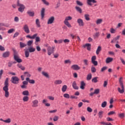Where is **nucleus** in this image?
Wrapping results in <instances>:
<instances>
[{
    "mask_svg": "<svg viewBox=\"0 0 125 125\" xmlns=\"http://www.w3.org/2000/svg\"><path fill=\"white\" fill-rule=\"evenodd\" d=\"M48 100L47 99H43L42 101V103L46 106L49 107L50 106V104L49 103H48Z\"/></svg>",
    "mask_w": 125,
    "mask_h": 125,
    "instance_id": "ddd939ff",
    "label": "nucleus"
},
{
    "mask_svg": "<svg viewBox=\"0 0 125 125\" xmlns=\"http://www.w3.org/2000/svg\"><path fill=\"white\" fill-rule=\"evenodd\" d=\"M63 42L64 43H68L70 42V40L68 39H64V40H63Z\"/></svg>",
    "mask_w": 125,
    "mask_h": 125,
    "instance_id": "6e6d98bb",
    "label": "nucleus"
},
{
    "mask_svg": "<svg viewBox=\"0 0 125 125\" xmlns=\"http://www.w3.org/2000/svg\"><path fill=\"white\" fill-rule=\"evenodd\" d=\"M83 105V103L82 102L79 103L78 107L81 108Z\"/></svg>",
    "mask_w": 125,
    "mask_h": 125,
    "instance_id": "774afa93",
    "label": "nucleus"
},
{
    "mask_svg": "<svg viewBox=\"0 0 125 125\" xmlns=\"http://www.w3.org/2000/svg\"><path fill=\"white\" fill-rule=\"evenodd\" d=\"M76 4H77L78 6H83V3L80 0H76Z\"/></svg>",
    "mask_w": 125,
    "mask_h": 125,
    "instance_id": "c9c22d12",
    "label": "nucleus"
},
{
    "mask_svg": "<svg viewBox=\"0 0 125 125\" xmlns=\"http://www.w3.org/2000/svg\"><path fill=\"white\" fill-rule=\"evenodd\" d=\"M39 101L37 99L34 100L32 101V107H37L39 106Z\"/></svg>",
    "mask_w": 125,
    "mask_h": 125,
    "instance_id": "1a4fd4ad",
    "label": "nucleus"
},
{
    "mask_svg": "<svg viewBox=\"0 0 125 125\" xmlns=\"http://www.w3.org/2000/svg\"><path fill=\"white\" fill-rule=\"evenodd\" d=\"M19 78L18 77L15 76L12 77L11 80L10 81H11L12 83L17 84L19 83Z\"/></svg>",
    "mask_w": 125,
    "mask_h": 125,
    "instance_id": "423d86ee",
    "label": "nucleus"
},
{
    "mask_svg": "<svg viewBox=\"0 0 125 125\" xmlns=\"http://www.w3.org/2000/svg\"><path fill=\"white\" fill-rule=\"evenodd\" d=\"M33 43V41H29L27 42L28 46H31Z\"/></svg>",
    "mask_w": 125,
    "mask_h": 125,
    "instance_id": "69168bd1",
    "label": "nucleus"
},
{
    "mask_svg": "<svg viewBox=\"0 0 125 125\" xmlns=\"http://www.w3.org/2000/svg\"><path fill=\"white\" fill-rule=\"evenodd\" d=\"M17 66L19 68L21 69L22 70H25V67L23 66L21 64L19 63L17 64Z\"/></svg>",
    "mask_w": 125,
    "mask_h": 125,
    "instance_id": "72a5a7b5",
    "label": "nucleus"
},
{
    "mask_svg": "<svg viewBox=\"0 0 125 125\" xmlns=\"http://www.w3.org/2000/svg\"><path fill=\"white\" fill-rule=\"evenodd\" d=\"M63 97L64 98L69 99V98H70V96L68 94L65 93V94H63Z\"/></svg>",
    "mask_w": 125,
    "mask_h": 125,
    "instance_id": "de8ad7c7",
    "label": "nucleus"
},
{
    "mask_svg": "<svg viewBox=\"0 0 125 125\" xmlns=\"http://www.w3.org/2000/svg\"><path fill=\"white\" fill-rule=\"evenodd\" d=\"M42 75L43 76H45L46 78H49V75L47 72H45L44 71H42Z\"/></svg>",
    "mask_w": 125,
    "mask_h": 125,
    "instance_id": "2f4dec72",
    "label": "nucleus"
},
{
    "mask_svg": "<svg viewBox=\"0 0 125 125\" xmlns=\"http://www.w3.org/2000/svg\"><path fill=\"white\" fill-rule=\"evenodd\" d=\"M26 81L28 82L29 83L34 84L35 83V80H30L29 78L27 77L26 78Z\"/></svg>",
    "mask_w": 125,
    "mask_h": 125,
    "instance_id": "aec40b11",
    "label": "nucleus"
},
{
    "mask_svg": "<svg viewBox=\"0 0 125 125\" xmlns=\"http://www.w3.org/2000/svg\"><path fill=\"white\" fill-rule=\"evenodd\" d=\"M26 13L28 14V15L31 17H33L35 16V12H31V11H28L27 12H26Z\"/></svg>",
    "mask_w": 125,
    "mask_h": 125,
    "instance_id": "a211bd4d",
    "label": "nucleus"
},
{
    "mask_svg": "<svg viewBox=\"0 0 125 125\" xmlns=\"http://www.w3.org/2000/svg\"><path fill=\"white\" fill-rule=\"evenodd\" d=\"M55 49V47L53 46V47H50L48 46L47 48V54L49 56H51V54H53L54 52V49Z\"/></svg>",
    "mask_w": 125,
    "mask_h": 125,
    "instance_id": "39448f33",
    "label": "nucleus"
},
{
    "mask_svg": "<svg viewBox=\"0 0 125 125\" xmlns=\"http://www.w3.org/2000/svg\"><path fill=\"white\" fill-rule=\"evenodd\" d=\"M41 41L40 40V38L39 37H36V38H35V42H40Z\"/></svg>",
    "mask_w": 125,
    "mask_h": 125,
    "instance_id": "e2e57ef3",
    "label": "nucleus"
},
{
    "mask_svg": "<svg viewBox=\"0 0 125 125\" xmlns=\"http://www.w3.org/2000/svg\"><path fill=\"white\" fill-rule=\"evenodd\" d=\"M75 9L79 13H82V8L81 7H79L78 6H76L75 7Z\"/></svg>",
    "mask_w": 125,
    "mask_h": 125,
    "instance_id": "cd10ccee",
    "label": "nucleus"
},
{
    "mask_svg": "<svg viewBox=\"0 0 125 125\" xmlns=\"http://www.w3.org/2000/svg\"><path fill=\"white\" fill-rule=\"evenodd\" d=\"M103 113H104V112L102 110H100L99 113H98V116H99V117L100 119H102L103 117Z\"/></svg>",
    "mask_w": 125,
    "mask_h": 125,
    "instance_id": "5701e85b",
    "label": "nucleus"
},
{
    "mask_svg": "<svg viewBox=\"0 0 125 125\" xmlns=\"http://www.w3.org/2000/svg\"><path fill=\"white\" fill-rule=\"evenodd\" d=\"M11 122V120L10 118H8L6 120H4V123L6 124H10Z\"/></svg>",
    "mask_w": 125,
    "mask_h": 125,
    "instance_id": "a19ab883",
    "label": "nucleus"
},
{
    "mask_svg": "<svg viewBox=\"0 0 125 125\" xmlns=\"http://www.w3.org/2000/svg\"><path fill=\"white\" fill-rule=\"evenodd\" d=\"M29 52H28V50H26L25 51V57L26 58H28V57H29Z\"/></svg>",
    "mask_w": 125,
    "mask_h": 125,
    "instance_id": "a18cd8bd",
    "label": "nucleus"
},
{
    "mask_svg": "<svg viewBox=\"0 0 125 125\" xmlns=\"http://www.w3.org/2000/svg\"><path fill=\"white\" fill-rule=\"evenodd\" d=\"M23 29L25 33L29 34L30 31L29 29V27L27 24H25L23 26Z\"/></svg>",
    "mask_w": 125,
    "mask_h": 125,
    "instance_id": "f8f14e48",
    "label": "nucleus"
},
{
    "mask_svg": "<svg viewBox=\"0 0 125 125\" xmlns=\"http://www.w3.org/2000/svg\"><path fill=\"white\" fill-rule=\"evenodd\" d=\"M92 63H93V64H94L95 66H97L98 65V62L97 61H92Z\"/></svg>",
    "mask_w": 125,
    "mask_h": 125,
    "instance_id": "338daca9",
    "label": "nucleus"
},
{
    "mask_svg": "<svg viewBox=\"0 0 125 125\" xmlns=\"http://www.w3.org/2000/svg\"><path fill=\"white\" fill-rule=\"evenodd\" d=\"M98 77H94L92 79V82L94 83H97L98 81Z\"/></svg>",
    "mask_w": 125,
    "mask_h": 125,
    "instance_id": "f704fd0d",
    "label": "nucleus"
},
{
    "mask_svg": "<svg viewBox=\"0 0 125 125\" xmlns=\"http://www.w3.org/2000/svg\"><path fill=\"white\" fill-rule=\"evenodd\" d=\"M91 70L92 73H95L97 71V69L93 66H91Z\"/></svg>",
    "mask_w": 125,
    "mask_h": 125,
    "instance_id": "79ce46f5",
    "label": "nucleus"
},
{
    "mask_svg": "<svg viewBox=\"0 0 125 125\" xmlns=\"http://www.w3.org/2000/svg\"><path fill=\"white\" fill-rule=\"evenodd\" d=\"M94 93H95V94H99L100 93V89L98 88L96 89Z\"/></svg>",
    "mask_w": 125,
    "mask_h": 125,
    "instance_id": "3c124183",
    "label": "nucleus"
},
{
    "mask_svg": "<svg viewBox=\"0 0 125 125\" xmlns=\"http://www.w3.org/2000/svg\"><path fill=\"white\" fill-rule=\"evenodd\" d=\"M115 32H116V30L115 29H113L112 28L110 29L111 33L114 34L115 33Z\"/></svg>",
    "mask_w": 125,
    "mask_h": 125,
    "instance_id": "0e129e2a",
    "label": "nucleus"
},
{
    "mask_svg": "<svg viewBox=\"0 0 125 125\" xmlns=\"http://www.w3.org/2000/svg\"><path fill=\"white\" fill-rule=\"evenodd\" d=\"M92 77V75H91V73H89L87 76V80H90Z\"/></svg>",
    "mask_w": 125,
    "mask_h": 125,
    "instance_id": "37998d69",
    "label": "nucleus"
},
{
    "mask_svg": "<svg viewBox=\"0 0 125 125\" xmlns=\"http://www.w3.org/2000/svg\"><path fill=\"white\" fill-rule=\"evenodd\" d=\"M64 64H68V63L71 64V62L70 61V60H66L64 61Z\"/></svg>",
    "mask_w": 125,
    "mask_h": 125,
    "instance_id": "603ef678",
    "label": "nucleus"
},
{
    "mask_svg": "<svg viewBox=\"0 0 125 125\" xmlns=\"http://www.w3.org/2000/svg\"><path fill=\"white\" fill-rule=\"evenodd\" d=\"M107 105V102L106 101L104 102L101 104V107L103 108H105Z\"/></svg>",
    "mask_w": 125,
    "mask_h": 125,
    "instance_id": "58836bf2",
    "label": "nucleus"
},
{
    "mask_svg": "<svg viewBox=\"0 0 125 125\" xmlns=\"http://www.w3.org/2000/svg\"><path fill=\"white\" fill-rule=\"evenodd\" d=\"M14 59L18 63H21L22 62V60L21 59L19 58V56L17 55L16 53H15L14 54Z\"/></svg>",
    "mask_w": 125,
    "mask_h": 125,
    "instance_id": "0eeeda50",
    "label": "nucleus"
},
{
    "mask_svg": "<svg viewBox=\"0 0 125 125\" xmlns=\"http://www.w3.org/2000/svg\"><path fill=\"white\" fill-rule=\"evenodd\" d=\"M22 94L24 96H28L29 95V92L27 90L24 91L22 92Z\"/></svg>",
    "mask_w": 125,
    "mask_h": 125,
    "instance_id": "473e14b6",
    "label": "nucleus"
},
{
    "mask_svg": "<svg viewBox=\"0 0 125 125\" xmlns=\"http://www.w3.org/2000/svg\"><path fill=\"white\" fill-rule=\"evenodd\" d=\"M44 13H45V8H42L41 11L42 19H43L44 17Z\"/></svg>",
    "mask_w": 125,
    "mask_h": 125,
    "instance_id": "bb28decb",
    "label": "nucleus"
},
{
    "mask_svg": "<svg viewBox=\"0 0 125 125\" xmlns=\"http://www.w3.org/2000/svg\"><path fill=\"white\" fill-rule=\"evenodd\" d=\"M100 35V33L98 32L95 33L94 35H93V36L94 37V39H96L98 38Z\"/></svg>",
    "mask_w": 125,
    "mask_h": 125,
    "instance_id": "c756f323",
    "label": "nucleus"
},
{
    "mask_svg": "<svg viewBox=\"0 0 125 125\" xmlns=\"http://www.w3.org/2000/svg\"><path fill=\"white\" fill-rule=\"evenodd\" d=\"M36 25H37L38 27H41L40 22V21H39V19H36Z\"/></svg>",
    "mask_w": 125,
    "mask_h": 125,
    "instance_id": "e433bc0d",
    "label": "nucleus"
},
{
    "mask_svg": "<svg viewBox=\"0 0 125 125\" xmlns=\"http://www.w3.org/2000/svg\"><path fill=\"white\" fill-rule=\"evenodd\" d=\"M59 119V117H58L57 116H55L53 118V121L54 122H57Z\"/></svg>",
    "mask_w": 125,
    "mask_h": 125,
    "instance_id": "09e8293b",
    "label": "nucleus"
},
{
    "mask_svg": "<svg viewBox=\"0 0 125 125\" xmlns=\"http://www.w3.org/2000/svg\"><path fill=\"white\" fill-rule=\"evenodd\" d=\"M77 23L80 27H83L84 26V22H83V20L81 19L77 20Z\"/></svg>",
    "mask_w": 125,
    "mask_h": 125,
    "instance_id": "6e6552de",
    "label": "nucleus"
},
{
    "mask_svg": "<svg viewBox=\"0 0 125 125\" xmlns=\"http://www.w3.org/2000/svg\"><path fill=\"white\" fill-rule=\"evenodd\" d=\"M26 50L28 51V52H30V53H33V52H35L36 48H33V47H30Z\"/></svg>",
    "mask_w": 125,
    "mask_h": 125,
    "instance_id": "f3484780",
    "label": "nucleus"
},
{
    "mask_svg": "<svg viewBox=\"0 0 125 125\" xmlns=\"http://www.w3.org/2000/svg\"><path fill=\"white\" fill-rule=\"evenodd\" d=\"M87 111L89 112V113H91L93 111L92 109L91 108V107H87Z\"/></svg>",
    "mask_w": 125,
    "mask_h": 125,
    "instance_id": "864d4df0",
    "label": "nucleus"
},
{
    "mask_svg": "<svg viewBox=\"0 0 125 125\" xmlns=\"http://www.w3.org/2000/svg\"><path fill=\"white\" fill-rule=\"evenodd\" d=\"M102 50V47L100 46H98L97 49L96 50V53L97 55H99L100 51Z\"/></svg>",
    "mask_w": 125,
    "mask_h": 125,
    "instance_id": "a878e982",
    "label": "nucleus"
},
{
    "mask_svg": "<svg viewBox=\"0 0 125 125\" xmlns=\"http://www.w3.org/2000/svg\"><path fill=\"white\" fill-rule=\"evenodd\" d=\"M29 100V97L27 96H25L22 98V101L24 102H27Z\"/></svg>",
    "mask_w": 125,
    "mask_h": 125,
    "instance_id": "7c9ffc66",
    "label": "nucleus"
},
{
    "mask_svg": "<svg viewBox=\"0 0 125 125\" xmlns=\"http://www.w3.org/2000/svg\"><path fill=\"white\" fill-rule=\"evenodd\" d=\"M84 17L85 18V20H86V21H89L90 20L89 15H88V14H85L84 15Z\"/></svg>",
    "mask_w": 125,
    "mask_h": 125,
    "instance_id": "4c0bfd02",
    "label": "nucleus"
},
{
    "mask_svg": "<svg viewBox=\"0 0 125 125\" xmlns=\"http://www.w3.org/2000/svg\"><path fill=\"white\" fill-rule=\"evenodd\" d=\"M123 77H120V78L119 79V83H120V86H121L122 90L121 89V88L120 87L118 88V91L120 94H123L125 92L124 86V84H123Z\"/></svg>",
    "mask_w": 125,
    "mask_h": 125,
    "instance_id": "f03ea898",
    "label": "nucleus"
},
{
    "mask_svg": "<svg viewBox=\"0 0 125 125\" xmlns=\"http://www.w3.org/2000/svg\"><path fill=\"white\" fill-rule=\"evenodd\" d=\"M17 5L19 7L18 11L21 13H22L24 12V9L26 8L25 6L23 4H21L19 0H17Z\"/></svg>",
    "mask_w": 125,
    "mask_h": 125,
    "instance_id": "7ed1b4c3",
    "label": "nucleus"
},
{
    "mask_svg": "<svg viewBox=\"0 0 125 125\" xmlns=\"http://www.w3.org/2000/svg\"><path fill=\"white\" fill-rule=\"evenodd\" d=\"M47 98L51 101H54V98L52 96H47Z\"/></svg>",
    "mask_w": 125,
    "mask_h": 125,
    "instance_id": "bf43d9fd",
    "label": "nucleus"
},
{
    "mask_svg": "<svg viewBox=\"0 0 125 125\" xmlns=\"http://www.w3.org/2000/svg\"><path fill=\"white\" fill-rule=\"evenodd\" d=\"M27 44H24V43L22 42H20V47L21 48H23L25 46H26Z\"/></svg>",
    "mask_w": 125,
    "mask_h": 125,
    "instance_id": "c03bdc74",
    "label": "nucleus"
},
{
    "mask_svg": "<svg viewBox=\"0 0 125 125\" xmlns=\"http://www.w3.org/2000/svg\"><path fill=\"white\" fill-rule=\"evenodd\" d=\"M38 36V33H35L34 34L33 36H32V39H35Z\"/></svg>",
    "mask_w": 125,
    "mask_h": 125,
    "instance_id": "5fc2aeb1",
    "label": "nucleus"
},
{
    "mask_svg": "<svg viewBox=\"0 0 125 125\" xmlns=\"http://www.w3.org/2000/svg\"><path fill=\"white\" fill-rule=\"evenodd\" d=\"M72 17L71 16H67L66 17L65 19H64L63 23L64 25H66L68 28H71L72 27V26L71 24L69 23L68 21H71L72 20Z\"/></svg>",
    "mask_w": 125,
    "mask_h": 125,
    "instance_id": "20e7f679",
    "label": "nucleus"
},
{
    "mask_svg": "<svg viewBox=\"0 0 125 125\" xmlns=\"http://www.w3.org/2000/svg\"><path fill=\"white\" fill-rule=\"evenodd\" d=\"M9 80V79L8 78H6L5 81L4 82V86L3 87V90L5 92L4 96L6 98H8L9 97V92L8 91Z\"/></svg>",
    "mask_w": 125,
    "mask_h": 125,
    "instance_id": "f257e3e1",
    "label": "nucleus"
},
{
    "mask_svg": "<svg viewBox=\"0 0 125 125\" xmlns=\"http://www.w3.org/2000/svg\"><path fill=\"white\" fill-rule=\"evenodd\" d=\"M85 83L83 81H81L80 88L82 90H84L85 89Z\"/></svg>",
    "mask_w": 125,
    "mask_h": 125,
    "instance_id": "dca6fc26",
    "label": "nucleus"
},
{
    "mask_svg": "<svg viewBox=\"0 0 125 125\" xmlns=\"http://www.w3.org/2000/svg\"><path fill=\"white\" fill-rule=\"evenodd\" d=\"M15 32V29H9L8 31V34H11V33H12V32Z\"/></svg>",
    "mask_w": 125,
    "mask_h": 125,
    "instance_id": "4d7b16f0",
    "label": "nucleus"
},
{
    "mask_svg": "<svg viewBox=\"0 0 125 125\" xmlns=\"http://www.w3.org/2000/svg\"><path fill=\"white\" fill-rule=\"evenodd\" d=\"M67 89V86L66 85H63L62 88V90L63 92H64L66 91Z\"/></svg>",
    "mask_w": 125,
    "mask_h": 125,
    "instance_id": "ea45409f",
    "label": "nucleus"
},
{
    "mask_svg": "<svg viewBox=\"0 0 125 125\" xmlns=\"http://www.w3.org/2000/svg\"><path fill=\"white\" fill-rule=\"evenodd\" d=\"M61 83H62V81L61 80H58L54 81V84L55 85H59Z\"/></svg>",
    "mask_w": 125,
    "mask_h": 125,
    "instance_id": "c85d7f7f",
    "label": "nucleus"
},
{
    "mask_svg": "<svg viewBox=\"0 0 125 125\" xmlns=\"http://www.w3.org/2000/svg\"><path fill=\"white\" fill-rule=\"evenodd\" d=\"M3 73V70L2 69L0 70V80L1 79Z\"/></svg>",
    "mask_w": 125,
    "mask_h": 125,
    "instance_id": "13d9d810",
    "label": "nucleus"
},
{
    "mask_svg": "<svg viewBox=\"0 0 125 125\" xmlns=\"http://www.w3.org/2000/svg\"><path fill=\"white\" fill-rule=\"evenodd\" d=\"M103 19H98L96 21V24L97 25H99L101 24L103 22Z\"/></svg>",
    "mask_w": 125,
    "mask_h": 125,
    "instance_id": "393cba45",
    "label": "nucleus"
},
{
    "mask_svg": "<svg viewBox=\"0 0 125 125\" xmlns=\"http://www.w3.org/2000/svg\"><path fill=\"white\" fill-rule=\"evenodd\" d=\"M4 26L3 23H0V31H4L6 30V28L3 27Z\"/></svg>",
    "mask_w": 125,
    "mask_h": 125,
    "instance_id": "b1692460",
    "label": "nucleus"
},
{
    "mask_svg": "<svg viewBox=\"0 0 125 125\" xmlns=\"http://www.w3.org/2000/svg\"><path fill=\"white\" fill-rule=\"evenodd\" d=\"M24 75L25 76L27 77H30L31 76V74L27 72H24Z\"/></svg>",
    "mask_w": 125,
    "mask_h": 125,
    "instance_id": "8fccbe9b",
    "label": "nucleus"
},
{
    "mask_svg": "<svg viewBox=\"0 0 125 125\" xmlns=\"http://www.w3.org/2000/svg\"><path fill=\"white\" fill-rule=\"evenodd\" d=\"M83 62L85 65H88V63H87L88 62V60L85 59L83 60Z\"/></svg>",
    "mask_w": 125,
    "mask_h": 125,
    "instance_id": "680f3d73",
    "label": "nucleus"
},
{
    "mask_svg": "<svg viewBox=\"0 0 125 125\" xmlns=\"http://www.w3.org/2000/svg\"><path fill=\"white\" fill-rule=\"evenodd\" d=\"M10 54V52H5L3 53V55H2V56L4 58L9 57Z\"/></svg>",
    "mask_w": 125,
    "mask_h": 125,
    "instance_id": "2eb2a0df",
    "label": "nucleus"
},
{
    "mask_svg": "<svg viewBox=\"0 0 125 125\" xmlns=\"http://www.w3.org/2000/svg\"><path fill=\"white\" fill-rule=\"evenodd\" d=\"M71 68L74 70H78L81 69L80 66H79L77 64L72 65Z\"/></svg>",
    "mask_w": 125,
    "mask_h": 125,
    "instance_id": "9b49d317",
    "label": "nucleus"
},
{
    "mask_svg": "<svg viewBox=\"0 0 125 125\" xmlns=\"http://www.w3.org/2000/svg\"><path fill=\"white\" fill-rule=\"evenodd\" d=\"M113 61V58L108 57L106 60H105V63H109L110 62Z\"/></svg>",
    "mask_w": 125,
    "mask_h": 125,
    "instance_id": "6ab92c4d",
    "label": "nucleus"
},
{
    "mask_svg": "<svg viewBox=\"0 0 125 125\" xmlns=\"http://www.w3.org/2000/svg\"><path fill=\"white\" fill-rule=\"evenodd\" d=\"M91 2H93L94 3H96L97 1L95 0H87V3L89 5H92V4H91Z\"/></svg>",
    "mask_w": 125,
    "mask_h": 125,
    "instance_id": "4be33fe9",
    "label": "nucleus"
},
{
    "mask_svg": "<svg viewBox=\"0 0 125 125\" xmlns=\"http://www.w3.org/2000/svg\"><path fill=\"white\" fill-rule=\"evenodd\" d=\"M42 1L46 6H48L49 5V2L48 1H47L46 0H42Z\"/></svg>",
    "mask_w": 125,
    "mask_h": 125,
    "instance_id": "49530a36",
    "label": "nucleus"
},
{
    "mask_svg": "<svg viewBox=\"0 0 125 125\" xmlns=\"http://www.w3.org/2000/svg\"><path fill=\"white\" fill-rule=\"evenodd\" d=\"M84 48L87 47V50L88 51L91 50V44L89 43H86V44L83 45V46Z\"/></svg>",
    "mask_w": 125,
    "mask_h": 125,
    "instance_id": "4468645a",
    "label": "nucleus"
},
{
    "mask_svg": "<svg viewBox=\"0 0 125 125\" xmlns=\"http://www.w3.org/2000/svg\"><path fill=\"white\" fill-rule=\"evenodd\" d=\"M96 59H97V57H96V56H93L92 57L91 62L95 61Z\"/></svg>",
    "mask_w": 125,
    "mask_h": 125,
    "instance_id": "052dcab7",
    "label": "nucleus"
},
{
    "mask_svg": "<svg viewBox=\"0 0 125 125\" xmlns=\"http://www.w3.org/2000/svg\"><path fill=\"white\" fill-rule=\"evenodd\" d=\"M55 20V18L54 16L51 17L49 19H48L47 21V24H52L53 23L54 20Z\"/></svg>",
    "mask_w": 125,
    "mask_h": 125,
    "instance_id": "9d476101",
    "label": "nucleus"
},
{
    "mask_svg": "<svg viewBox=\"0 0 125 125\" xmlns=\"http://www.w3.org/2000/svg\"><path fill=\"white\" fill-rule=\"evenodd\" d=\"M72 87H73L74 89L75 90L79 89V87L77 86V83L76 81H74L73 83H72Z\"/></svg>",
    "mask_w": 125,
    "mask_h": 125,
    "instance_id": "412c9836",
    "label": "nucleus"
}]
</instances>
